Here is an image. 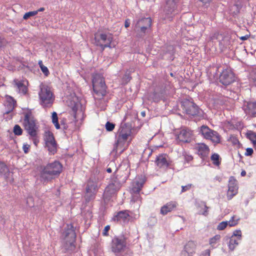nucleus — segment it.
<instances>
[{
    "label": "nucleus",
    "mask_w": 256,
    "mask_h": 256,
    "mask_svg": "<svg viewBox=\"0 0 256 256\" xmlns=\"http://www.w3.org/2000/svg\"><path fill=\"white\" fill-rule=\"evenodd\" d=\"M63 170V166L58 160L40 166L39 179L43 184H48L58 178Z\"/></svg>",
    "instance_id": "nucleus-1"
},
{
    "label": "nucleus",
    "mask_w": 256,
    "mask_h": 256,
    "mask_svg": "<svg viewBox=\"0 0 256 256\" xmlns=\"http://www.w3.org/2000/svg\"><path fill=\"white\" fill-rule=\"evenodd\" d=\"M100 178L98 174H92L88 180L84 198L86 202L94 200L99 188Z\"/></svg>",
    "instance_id": "nucleus-2"
},
{
    "label": "nucleus",
    "mask_w": 256,
    "mask_h": 256,
    "mask_svg": "<svg viewBox=\"0 0 256 256\" xmlns=\"http://www.w3.org/2000/svg\"><path fill=\"white\" fill-rule=\"evenodd\" d=\"M62 238L65 240L64 248L66 251H72L75 249L76 233L75 228L72 224H67L62 234Z\"/></svg>",
    "instance_id": "nucleus-3"
},
{
    "label": "nucleus",
    "mask_w": 256,
    "mask_h": 256,
    "mask_svg": "<svg viewBox=\"0 0 256 256\" xmlns=\"http://www.w3.org/2000/svg\"><path fill=\"white\" fill-rule=\"evenodd\" d=\"M118 171V168H116L110 179L108 185L105 188L103 195L104 198L109 200L120 188L122 184H124V179L123 178L122 180H120L116 175Z\"/></svg>",
    "instance_id": "nucleus-4"
},
{
    "label": "nucleus",
    "mask_w": 256,
    "mask_h": 256,
    "mask_svg": "<svg viewBox=\"0 0 256 256\" xmlns=\"http://www.w3.org/2000/svg\"><path fill=\"white\" fill-rule=\"evenodd\" d=\"M24 118L23 121V126L24 130L32 138L37 136L38 126L36 124V120L32 116L30 110L24 113Z\"/></svg>",
    "instance_id": "nucleus-5"
},
{
    "label": "nucleus",
    "mask_w": 256,
    "mask_h": 256,
    "mask_svg": "<svg viewBox=\"0 0 256 256\" xmlns=\"http://www.w3.org/2000/svg\"><path fill=\"white\" fill-rule=\"evenodd\" d=\"M92 82L93 90L97 96L94 98L98 99L102 98L106 92V86L104 78L100 74H96L93 76Z\"/></svg>",
    "instance_id": "nucleus-6"
},
{
    "label": "nucleus",
    "mask_w": 256,
    "mask_h": 256,
    "mask_svg": "<svg viewBox=\"0 0 256 256\" xmlns=\"http://www.w3.org/2000/svg\"><path fill=\"white\" fill-rule=\"evenodd\" d=\"M38 95L40 104L43 108H50L52 106L54 100V96L48 86H40V90Z\"/></svg>",
    "instance_id": "nucleus-7"
},
{
    "label": "nucleus",
    "mask_w": 256,
    "mask_h": 256,
    "mask_svg": "<svg viewBox=\"0 0 256 256\" xmlns=\"http://www.w3.org/2000/svg\"><path fill=\"white\" fill-rule=\"evenodd\" d=\"M181 107L185 113L190 116H200L202 110L192 100L184 99L181 102Z\"/></svg>",
    "instance_id": "nucleus-8"
},
{
    "label": "nucleus",
    "mask_w": 256,
    "mask_h": 256,
    "mask_svg": "<svg viewBox=\"0 0 256 256\" xmlns=\"http://www.w3.org/2000/svg\"><path fill=\"white\" fill-rule=\"evenodd\" d=\"M128 243V237L126 234L115 236L112 240V251L116 254L125 250Z\"/></svg>",
    "instance_id": "nucleus-9"
},
{
    "label": "nucleus",
    "mask_w": 256,
    "mask_h": 256,
    "mask_svg": "<svg viewBox=\"0 0 256 256\" xmlns=\"http://www.w3.org/2000/svg\"><path fill=\"white\" fill-rule=\"evenodd\" d=\"M94 44L97 46H100L102 50L106 48H112V37L111 34L107 35L105 34H94Z\"/></svg>",
    "instance_id": "nucleus-10"
},
{
    "label": "nucleus",
    "mask_w": 256,
    "mask_h": 256,
    "mask_svg": "<svg viewBox=\"0 0 256 256\" xmlns=\"http://www.w3.org/2000/svg\"><path fill=\"white\" fill-rule=\"evenodd\" d=\"M127 124H124L121 128L122 130L120 132L118 140L114 144V148L116 150H117L118 147L122 148L127 140L128 136L130 135V129L129 128H127Z\"/></svg>",
    "instance_id": "nucleus-11"
},
{
    "label": "nucleus",
    "mask_w": 256,
    "mask_h": 256,
    "mask_svg": "<svg viewBox=\"0 0 256 256\" xmlns=\"http://www.w3.org/2000/svg\"><path fill=\"white\" fill-rule=\"evenodd\" d=\"M219 81L224 86H228L234 81V74L230 70L225 69L219 76Z\"/></svg>",
    "instance_id": "nucleus-12"
},
{
    "label": "nucleus",
    "mask_w": 256,
    "mask_h": 256,
    "mask_svg": "<svg viewBox=\"0 0 256 256\" xmlns=\"http://www.w3.org/2000/svg\"><path fill=\"white\" fill-rule=\"evenodd\" d=\"M179 2L180 0H167L164 10L166 14L174 15L178 14L179 10L178 8V6Z\"/></svg>",
    "instance_id": "nucleus-13"
},
{
    "label": "nucleus",
    "mask_w": 256,
    "mask_h": 256,
    "mask_svg": "<svg viewBox=\"0 0 256 256\" xmlns=\"http://www.w3.org/2000/svg\"><path fill=\"white\" fill-rule=\"evenodd\" d=\"M238 186L237 181L234 176H230L228 181V189L227 192V198L231 200L238 193Z\"/></svg>",
    "instance_id": "nucleus-14"
},
{
    "label": "nucleus",
    "mask_w": 256,
    "mask_h": 256,
    "mask_svg": "<svg viewBox=\"0 0 256 256\" xmlns=\"http://www.w3.org/2000/svg\"><path fill=\"white\" fill-rule=\"evenodd\" d=\"M212 40H218L219 44L222 48H226L230 44V38L228 36H226L218 33H215L211 37Z\"/></svg>",
    "instance_id": "nucleus-15"
},
{
    "label": "nucleus",
    "mask_w": 256,
    "mask_h": 256,
    "mask_svg": "<svg viewBox=\"0 0 256 256\" xmlns=\"http://www.w3.org/2000/svg\"><path fill=\"white\" fill-rule=\"evenodd\" d=\"M244 110L245 114L250 117H256V101L245 102L244 104Z\"/></svg>",
    "instance_id": "nucleus-16"
},
{
    "label": "nucleus",
    "mask_w": 256,
    "mask_h": 256,
    "mask_svg": "<svg viewBox=\"0 0 256 256\" xmlns=\"http://www.w3.org/2000/svg\"><path fill=\"white\" fill-rule=\"evenodd\" d=\"M196 247V245L194 242L192 240L188 241L184 246L180 256H192L195 252Z\"/></svg>",
    "instance_id": "nucleus-17"
},
{
    "label": "nucleus",
    "mask_w": 256,
    "mask_h": 256,
    "mask_svg": "<svg viewBox=\"0 0 256 256\" xmlns=\"http://www.w3.org/2000/svg\"><path fill=\"white\" fill-rule=\"evenodd\" d=\"M6 106L7 109L4 115L8 114L12 112L16 106V100L11 96L6 95Z\"/></svg>",
    "instance_id": "nucleus-18"
},
{
    "label": "nucleus",
    "mask_w": 256,
    "mask_h": 256,
    "mask_svg": "<svg viewBox=\"0 0 256 256\" xmlns=\"http://www.w3.org/2000/svg\"><path fill=\"white\" fill-rule=\"evenodd\" d=\"M130 217V216L128 214V211L122 210L118 212L117 214L112 218V220L114 221H116L117 222H126L129 221Z\"/></svg>",
    "instance_id": "nucleus-19"
},
{
    "label": "nucleus",
    "mask_w": 256,
    "mask_h": 256,
    "mask_svg": "<svg viewBox=\"0 0 256 256\" xmlns=\"http://www.w3.org/2000/svg\"><path fill=\"white\" fill-rule=\"evenodd\" d=\"M134 31L136 33V36L138 38H143L146 34L150 30V28L144 26H138L132 24Z\"/></svg>",
    "instance_id": "nucleus-20"
},
{
    "label": "nucleus",
    "mask_w": 256,
    "mask_h": 256,
    "mask_svg": "<svg viewBox=\"0 0 256 256\" xmlns=\"http://www.w3.org/2000/svg\"><path fill=\"white\" fill-rule=\"evenodd\" d=\"M196 149L198 150V154L202 158L204 159L208 156L210 149L206 144L203 143L198 144Z\"/></svg>",
    "instance_id": "nucleus-21"
},
{
    "label": "nucleus",
    "mask_w": 256,
    "mask_h": 256,
    "mask_svg": "<svg viewBox=\"0 0 256 256\" xmlns=\"http://www.w3.org/2000/svg\"><path fill=\"white\" fill-rule=\"evenodd\" d=\"M178 204L176 202H170L166 203L165 205L163 206L160 210V213L162 215H166L168 212H171L177 206Z\"/></svg>",
    "instance_id": "nucleus-22"
},
{
    "label": "nucleus",
    "mask_w": 256,
    "mask_h": 256,
    "mask_svg": "<svg viewBox=\"0 0 256 256\" xmlns=\"http://www.w3.org/2000/svg\"><path fill=\"white\" fill-rule=\"evenodd\" d=\"M190 133L186 130H182L177 135V139L182 142L188 143L190 142Z\"/></svg>",
    "instance_id": "nucleus-23"
},
{
    "label": "nucleus",
    "mask_w": 256,
    "mask_h": 256,
    "mask_svg": "<svg viewBox=\"0 0 256 256\" xmlns=\"http://www.w3.org/2000/svg\"><path fill=\"white\" fill-rule=\"evenodd\" d=\"M145 182V179L142 177L134 181L133 182L132 187V192L135 194H138L143 187Z\"/></svg>",
    "instance_id": "nucleus-24"
},
{
    "label": "nucleus",
    "mask_w": 256,
    "mask_h": 256,
    "mask_svg": "<svg viewBox=\"0 0 256 256\" xmlns=\"http://www.w3.org/2000/svg\"><path fill=\"white\" fill-rule=\"evenodd\" d=\"M166 156L165 154H161L156 156L155 163L158 167H168L169 166V163L166 158Z\"/></svg>",
    "instance_id": "nucleus-25"
},
{
    "label": "nucleus",
    "mask_w": 256,
    "mask_h": 256,
    "mask_svg": "<svg viewBox=\"0 0 256 256\" xmlns=\"http://www.w3.org/2000/svg\"><path fill=\"white\" fill-rule=\"evenodd\" d=\"M132 24H136L138 26H144L148 28H150L152 26V19L150 18H142L139 19L135 23L134 21Z\"/></svg>",
    "instance_id": "nucleus-26"
},
{
    "label": "nucleus",
    "mask_w": 256,
    "mask_h": 256,
    "mask_svg": "<svg viewBox=\"0 0 256 256\" xmlns=\"http://www.w3.org/2000/svg\"><path fill=\"white\" fill-rule=\"evenodd\" d=\"M14 82L16 86H17L18 88V89L19 92L23 94H26L27 93L28 88L26 84H25L24 81H19L17 80H14Z\"/></svg>",
    "instance_id": "nucleus-27"
},
{
    "label": "nucleus",
    "mask_w": 256,
    "mask_h": 256,
    "mask_svg": "<svg viewBox=\"0 0 256 256\" xmlns=\"http://www.w3.org/2000/svg\"><path fill=\"white\" fill-rule=\"evenodd\" d=\"M10 171L7 166L2 162H0V176L7 180L10 174Z\"/></svg>",
    "instance_id": "nucleus-28"
},
{
    "label": "nucleus",
    "mask_w": 256,
    "mask_h": 256,
    "mask_svg": "<svg viewBox=\"0 0 256 256\" xmlns=\"http://www.w3.org/2000/svg\"><path fill=\"white\" fill-rule=\"evenodd\" d=\"M45 147L51 154H54L57 152L58 144L56 140L45 144Z\"/></svg>",
    "instance_id": "nucleus-29"
},
{
    "label": "nucleus",
    "mask_w": 256,
    "mask_h": 256,
    "mask_svg": "<svg viewBox=\"0 0 256 256\" xmlns=\"http://www.w3.org/2000/svg\"><path fill=\"white\" fill-rule=\"evenodd\" d=\"M130 174V169L126 168L124 170L121 171L118 170V171L116 172V175L118 176V178L120 180H122L124 178V183L126 182L128 179L129 174Z\"/></svg>",
    "instance_id": "nucleus-30"
},
{
    "label": "nucleus",
    "mask_w": 256,
    "mask_h": 256,
    "mask_svg": "<svg viewBox=\"0 0 256 256\" xmlns=\"http://www.w3.org/2000/svg\"><path fill=\"white\" fill-rule=\"evenodd\" d=\"M206 139L210 140L214 144L220 143V134L216 132L214 130L210 134V137H207Z\"/></svg>",
    "instance_id": "nucleus-31"
},
{
    "label": "nucleus",
    "mask_w": 256,
    "mask_h": 256,
    "mask_svg": "<svg viewBox=\"0 0 256 256\" xmlns=\"http://www.w3.org/2000/svg\"><path fill=\"white\" fill-rule=\"evenodd\" d=\"M214 130L210 129L208 126L202 125L200 128V133L203 136L206 138L207 137H210V134Z\"/></svg>",
    "instance_id": "nucleus-32"
},
{
    "label": "nucleus",
    "mask_w": 256,
    "mask_h": 256,
    "mask_svg": "<svg viewBox=\"0 0 256 256\" xmlns=\"http://www.w3.org/2000/svg\"><path fill=\"white\" fill-rule=\"evenodd\" d=\"M44 140L45 144L55 141L56 140L52 132L49 130L46 132L44 136Z\"/></svg>",
    "instance_id": "nucleus-33"
},
{
    "label": "nucleus",
    "mask_w": 256,
    "mask_h": 256,
    "mask_svg": "<svg viewBox=\"0 0 256 256\" xmlns=\"http://www.w3.org/2000/svg\"><path fill=\"white\" fill-rule=\"evenodd\" d=\"M238 244V240L231 236L230 238L228 246L230 250L232 251L234 250L235 248Z\"/></svg>",
    "instance_id": "nucleus-34"
},
{
    "label": "nucleus",
    "mask_w": 256,
    "mask_h": 256,
    "mask_svg": "<svg viewBox=\"0 0 256 256\" xmlns=\"http://www.w3.org/2000/svg\"><path fill=\"white\" fill-rule=\"evenodd\" d=\"M246 137L248 138L253 144L254 145L256 144V133L250 130L246 134Z\"/></svg>",
    "instance_id": "nucleus-35"
},
{
    "label": "nucleus",
    "mask_w": 256,
    "mask_h": 256,
    "mask_svg": "<svg viewBox=\"0 0 256 256\" xmlns=\"http://www.w3.org/2000/svg\"><path fill=\"white\" fill-rule=\"evenodd\" d=\"M116 256H132L133 252L127 246L125 250H124L122 252L120 253H117L115 254Z\"/></svg>",
    "instance_id": "nucleus-36"
},
{
    "label": "nucleus",
    "mask_w": 256,
    "mask_h": 256,
    "mask_svg": "<svg viewBox=\"0 0 256 256\" xmlns=\"http://www.w3.org/2000/svg\"><path fill=\"white\" fill-rule=\"evenodd\" d=\"M150 99H151L155 102H158L161 99V94L154 92L150 96Z\"/></svg>",
    "instance_id": "nucleus-37"
},
{
    "label": "nucleus",
    "mask_w": 256,
    "mask_h": 256,
    "mask_svg": "<svg viewBox=\"0 0 256 256\" xmlns=\"http://www.w3.org/2000/svg\"><path fill=\"white\" fill-rule=\"evenodd\" d=\"M220 235L216 234L210 239L209 243L212 247L214 248V244L220 240Z\"/></svg>",
    "instance_id": "nucleus-38"
},
{
    "label": "nucleus",
    "mask_w": 256,
    "mask_h": 256,
    "mask_svg": "<svg viewBox=\"0 0 256 256\" xmlns=\"http://www.w3.org/2000/svg\"><path fill=\"white\" fill-rule=\"evenodd\" d=\"M220 156L217 154H214L211 156V160L214 161V164L216 166L220 164Z\"/></svg>",
    "instance_id": "nucleus-39"
},
{
    "label": "nucleus",
    "mask_w": 256,
    "mask_h": 256,
    "mask_svg": "<svg viewBox=\"0 0 256 256\" xmlns=\"http://www.w3.org/2000/svg\"><path fill=\"white\" fill-rule=\"evenodd\" d=\"M13 132L16 136H20L22 134V130L18 124H16L14 126Z\"/></svg>",
    "instance_id": "nucleus-40"
},
{
    "label": "nucleus",
    "mask_w": 256,
    "mask_h": 256,
    "mask_svg": "<svg viewBox=\"0 0 256 256\" xmlns=\"http://www.w3.org/2000/svg\"><path fill=\"white\" fill-rule=\"evenodd\" d=\"M37 14H38V11L34 10V11L29 12H26L24 14V16H23V18L24 20H27L28 18H30V17L34 16Z\"/></svg>",
    "instance_id": "nucleus-41"
},
{
    "label": "nucleus",
    "mask_w": 256,
    "mask_h": 256,
    "mask_svg": "<svg viewBox=\"0 0 256 256\" xmlns=\"http://www.w3.org/2000/svg\"><path fill=\"white\" fill-rule=\"evenodd\" d=\"M250 78L252 80L254 85L256 86V69H253L250 72Z\"/></svg>",
    "instance_id": "nucleus-42"
},
{
    "label": "nucleus",
    "mask_w": 256,
    "mask_h": 256,
    "mask_svg": "<svg viewBox=\"0 0 256 256\" xmlns=\"http://www.w3.org/2000/svg\"><path fill=\"white\" fill-rule=\"evenodd\" d=\"M114 127L115 124L110 122H107L106 124V128L108 132L112 131L114 128Z\"/></svg>",
    "instance_id": "nucleus-43"
},
{
    "label": "nucleus",
    "mask_w": 256,
    "mask_h": 256,
    "mask_svg": "<svg viewBox=\"0 0 256 256\" xmlns=\"http://www.w3.org/2000/svg\"><path fill=\"white\" fill-rule=\"evenodd\" d=\"M228 225V222L227 221L222 222L218 224L217 226V229L220 230H224Z\"/></svg>",
    "instance_id": "nucleus-44"
},
{
    "label": "nucleus",
    "mask_w": 256,
    "mask_h": 256,
    "mask_svg": "<svg viewBox=\"0 0 256 256\" xmlns=\"http://www.w3.org/2000/svg\"><path fill=\"white\" fill-rule=\"evenodd\" d=\"M234 216H233L232 217L231 220H230L228 222V224L230 226H236L238 224V220H234Z\"/></svg>",
    "instance_id": "nucleus-45"
},
{
    "label": "nucleus",
    "mask_w": 256,
    "mask_h": 256,
    "mask_svg": "<svg viewBox=\"0 0 256 256\" xmlns=\"http://www.w3.org/2000/svg\"><path fill=\"white\" fill-rule=\"evenodd\" d=\"M200 2L202 3V6L207 8L210 6V3L212 1V0H198Z\"/></svg>",
    "instance_id": "nucleus-46"
},
{
    "label": "nucleus",
    "mask_w": 256,
    "mask_h": 256,
    "mask_svg": "<svg viewBox=\"0 0 256 256\" xmlns=\"http://www.w3.org/2000/svg\"><path fill=\"white\" fill-rule=\"evenodd\" d=\"M40 69L42 72L46 76H48L50 74L49 70L48 68L44 66H40Z\"/></svg>",
    "instance_id": "nucleus-47"
},
{
    "label": "nucleus",
    "mask_w": 256,
    "mask_h": 256,
    "mask_svg": "<svg viewBox=\"0 0 256 256\" xmlns=\"http://www.w3.org/2000/svg\"><path fill=\"white\" fill-rule=\"evenodd\" d=\"M232 236V238H234V236H238V239L240 240L242 236L241 230H234Z\"/></svg>",
    "instance_id": "nucleus-48"
},
{
    "label": "nucleus",
    "mask_w": 256,
    "mask_h": 256,
    "mask_svg": "<svg viewBox=\"0 0 256 256\" xmlns=\"http://www.w3.org/2000/svg\"><path fill=\"white\" fill-rule=\"evenodd\" d=\"M254 153V150L252 148H246V152L244 154L246 156H251Z\"/></svg>",
    "instance_id": "nucleus-49"
},
{
    "label": "nucleus",
    "mask_w": 256,
    "mask_h": 256,
    "mask_svg": "<svg viewBox=\"0 0 256 256\" xmlns=\"http://www.w3.org/2000/svg\"><path fill=\"white\" fill-rule=\"evenodd\" d=\"M52 123L58 122V114L56 112H54L52 113Z\"/></svg>",
    "instance_id": "nucleus-50"
},
{
    "label": "nucleus",
    "mask_w": 256,
    "mask_h": 256,
    "mask_svg": "<svg viewBox=\"0 0 256 256\" xmlns=\"http://www.w3.org/2000/svg\"><path fill=\"white\" fill-rule=\"evenodd\" d=\"M192 186V184H188L186 186H182V192H185L189 190L191 188Z\"/></svg>",
    "instance_id": "nucleus-51"
},
{
    "label": "nucleus",
    "mask_w": 256,
    "mask_h": 256,
    "mask_svg": "<svg viewBox=\"0 0 256 256\" xmlns=\"http://www.w3.org/2000/svg\"><path fill=\"white\" fill-rule=\"evenodd\" d=\"M184 160L187 162H189L193 160V157L190 155H184Z\"/></svg>",
    "instance_id": "nucleus-52"
},
{
    "label": "nucleus",
    "mask_w": 256,
    "mask_h": 256,
    "mask_svg": "<svg viewBox=\"0 0 256 256\" xmlns=\"http://www.w3.org/2000/svg\"><path fill=\"white\" fill-rule=\"evenodd\" d=\"M30 146L28 144H24L22 146V149L25 154L28 153L30 150Z\"/></svg>",
    "instance_id": "nucleus-53"
},
{
    "label": "nucleus",
    "mask_w": 256,
    "mask_h": 256,
    "mask_svg": "<svg viewBox=\"0 0 256 256\" xmlns=\"http://www.w3.org/2000/svg\"><path fill=\"white\" fill-rule=\"evenodd\" d=\"M110 226L108 225V226H106L103 230V232H102L103 235L104 236H108V232L110 230Z\"/></svg>",
    "instance_id": "nucleus-54"
},
{
    "label": "nucleus",
    "mask_w": 256,
    "mask_h": 256,
    "mask_svg": "<svg viewBox=\"0 0 256 256\" xmlns=\"http://www.w3.org/2000/svg\"><path fill=\"white\" fill-rule=\"evenodd\" d=\"M77 110H78V108L76 106H74L72 108V110L73 112L74 116V117L75 118H76V112Z\"/></svg>",
    "instance_id": "nucleus-55"
},
{
    "label": "nucleus",
    "mask_w": 256,
    "mask_h": 256,
    "mask_svg": "<svg viewBox=\"0 0 256 256\" xmlns=\"http://www.w3.org/2000/svg\"><path fill=\"white\" fill-rule=\"evenodd\" d=\"M130 20L129 19H126V20H125V22H124V26L127 28L128 27L130 26Z\"/></svg>",
    "instance_id": "nucleus-56"
},
{
    "label": "nucleus",
    "mask_w": 256,
    "mask_h": 256,
    "mask_svg": "<svg viewBox=\"0 0 256 256\" xmlns=\"http://www.w3.org/2000/svg\"><path fill=\"white\" fill-rule=\"evenodd\" d=\"M233 8H236V12H235V14H236V13L238 12L240 8V6L238 4H235L234 5Z\"/></svg>",
    "instance_id": "nucleus-57"
},
{
    "label": "nucleus",
    "mask_w": 256,
    "mask_h": 256,
    "mask_svg": "<svg viewBox=\"0 0 256 256\" xmlns=\"http://www.w3.org/2000/svg\"><path fill=\"white\" fill-rule=\"evenodd\" d=\"M204 208L205 210L202 212V214L204 216H206L208 214V207L206 206V204H204Z\"/></svg>",
    "instance_id": "nucleus-58"
},
{
    "label": "nucleus",
    "mask_w": 256,
    "mask_h": 256,
    "mask_svg": "<svg viewBox=\"0 0 256 256\" xmlns=\"http://www.w3.org/2000/svg\"><path fill=\"white\" fill-rule=\"evenodd\" d=\"M250 36V35H246L244 36H241L240 37V39L242 40H246L247 39H248V38H249Z\"/></svg>",
    "instance_id": "nucleus-59"
},
{
    "label": "nucleus",
    "mask_w": 256,
    "mask_h": 256,
    "mask_svg": "<svg viewBox=\"0 0 256 256\" xmlns=\"http://www.w3.org/2000/svg\"><path fill=\"white\" fill-rule=\"evenodd\" d=\"M54 124V126L56 129H60V125L58 123V122H56L53 123Z\"/></svg>",
    "instance_id": "nucleus-60"
},
{
    "label": "nucleus",
    "mask_w": 256,
    "mask_h": 256,
    "mask_svg": "<svg viewBox=\"0 0 256 256\" xmlns=\"http://www.w3.org/2000/svg\"><path fill=\"white\" fill-rule=\"evenodd\" d=\"M61 124L63 125V129L64 130H66L68 128V126L65 124L64 122H60Z\"/></svg>",
    "instance_id": "nucleus-61"
},
{
    "label": "nucleus",
    "mask_w": 256,
    "mask_h": 256,
    "mask_svg": "<svg viewBox=\"0 0 256 256\" xmlns=\"http://www.w3.org/2000/svg\"><path fill=\"white\" fill-rule=\"evenodd\" d=\"M238 156L240 158V160L239 162H244L242 160V159L243 158V156L241 155V154L240 153V152H238Z\"/></svg>",
    "instance_id": "nucleus-62"
},
{
    "label": "nucleus",
    "mask_w": 256,
    "mask_h": 256,
    "mask_svg": "<svg viewBox=\"0 0 256 256\" xmlns=\"http://www.w3.org/2000/svg\"><path fill=\"white\" fill-rule=\"evenodd\" d=\"M241 176H244L246 175V172L244 170H242L241 172Z\"/></svg>",
    "instance_id": "nucleus-63"
},
{
    "label": "nucleus",
    "mask_w": 256,
    "mask_h": 256,
    "mask_svg": "<svg viewBox=\"0 0 256 256\" xmlns=\"http://www.w3.org/2000/svg\"><path fill=\"white\" fill-rule=\"evenodd\" d=\"M206 255L207 256H210V250H206Z\"/></svg>",
    "instance_id": "nucleus-64"
}]
</instances>
